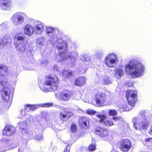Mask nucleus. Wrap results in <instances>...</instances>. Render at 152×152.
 I'll return each mask as SVG.
<instances>
[{"instance_id":"nucleus-45","label":"nucleus","mask_w":152,"mask_h":152,"mask_svg":"<svg viewBox=\"0 0 152 152\" xmlns=\"http://www.w3.org/2000/svg\"><path fill=\"white\" fill-rule=\"evenodd\" d=\"M148 133L152 135V125L151 126L149 129Z\"/></svg>"},{"instance_id":"nucleus-26","label":"nucleus","mask_w":152,"mask_h":152,"mask_svg":"<svg viewBox=\"0 0 152 152\" xmlns=\"http://www.w3.org/2000/svg\"><path fill=\"white\" fill-rule=\"evenodd\" d=\"M85 78L84 77H81L75 80V85L77 86H82L85 84Z\"/></svg>"},{"instance_id":"nucleus-5","label":"nucleus","mask_w":152,"mask_h":152,"mask_svg":"<svg viewBox=\"0 0 152 152\" xmlns=\"http://www.w3.org/2000/svg\"><path fill=\"white\" fill-rule=\"evenodd\" d=\"M27 18L26 13L23 12H17L12 15L11 20L12 24L14 26H17L22 24L24 23V19Z\"/></svg>"},{"instance_id":"nucleus-46","label":"nucleus","mask_w":152,"mask_h":152,"mask_svg":"<svg viewBox=\"0 0 152 152\" xmlns=\"http://www.w3.org/2000/svg\"><path fill=\"white\" fill-rule=\"evenodd\" d=\"M101 53L99 52H97L95 55L98 58H99V57H100L99 56H101Z\"/></svg>"},{"instance_id":"nucleus-49","label":"nucleus","mask_w":152,"mask_h":152,"mask_svg":"<svg viewBox=\"0 0 152 152\" xmlns=\"http://www.w3.org/2000/svg\"><path fill=\"white\" fill-rule=\"evenodd\" d=\"M111 152H118L117 151L113 149V150Z\"/></svg>"},{"instance_id":"nucleus-34","label":"nucleus","mask_w":152,"mask_h":152,"mask_svg":"<svg viewBox=\"0 0 152 152\" xmlns=\"http://www.w3.org/2000/svg\"><path fill=\"white\" fill-rule=\"evenodd\" d=\"M103 122L104 123V124L105 125L107 126H110L113 125V121L109 120H107L105 122L104 121Z\"/></svg>"},{"instance_id":"nucleus-28","label":"nucleus","mask_w":152,"mask_h":152,"mask_svg":"<svg viewBox=\"0 0 152 152\" xmlns=\"http://www.w3.org/2000/svg\"><path fill=\"white\" fill-rule=\"evenodd\" d=\"M118 107L121 111H129L131 109L128 108V106L126 104H121L118 105Z\"/></svg>"},{"instance_id":"nucleus-16","label":"nucleus","mask_w":152,"mask_h":152,"mask_svg":"<svg viewBox=\"0 0 152 152\" xmlns=\"http://www.w3.org/2000/svg\"><path fill=\"white\" fill-rule=\"evenodd\" d=\"M10 0H0V6L1 9L4 10L10 9L12 6Z\"/></svg>"},{"instance_id":"nucleus-40","label":"nucleus","mask_w":152,"mask_h":152,"mask_svg":"<svg viewBox=\"0 0 152 152\" xmlns=\"http://www.w3.org/2000/svg\"><path fill=\"white\" fill-rule=\"evenodd\" d=\"M24 106V110L25 111H28L30 110V108H29V107H30V104H27L26 105H25Z\"/></svg>"},{"instance_id":"nucleus-2","label":"nucleus","mask_w":152,"mask_h":152,"mask_svg":"<svg viewBox=\"0 0 152 152\" xmlns=\"http://www.w3.org/2000/svg\"><path fill=\"white\" fill-rule=\"evenodd\" d=\"M58 78L56 76L47 75L42 83L39 82V86L41 90L46 92L56 90L58 86Z\"/></svg>"},{"instance_id":"nucleus-13","label":"nucleus","mask_w":152,"mask_h":152,"mask_svg":"<svg viewBox=\"0 0 152 152\" xmlns=\"http://www.w3.org/2000/svg\"><path fill=\"white\" fill-rule=\"evenodd\" d=\"M95 132L102 139L104 140L108 136V131L106 129L101 127H97L95 129Z\"/></svg>"},{"instance_id":"nucleus-35","label":"nucleus","mask_w":152,"mask_h":152,"mask_svg":"<svg viewBox=\"0 0 152 152\" xmlns=\"http://www.w3.org/2000/svg\"><path fill=\"white\" fill-rule=\"evenodd\" d=\"M43 139V136L42 134L37 135L35 137V139L36 140L39 142H41V141H42Z\"/></svg>"},{"instance_id":"nucleus-27","label":"nucleus","mask_w":152,"mask_h":152,"mask_svg":"<svg viewBox=\"0 0 152 152\" xmlns=\"http://www.w3.org/2000/svg\"><path fill=\"white\" fill-rule=\"evenodd\" d=\"M8 74L7 67H0V76H5Z\"/></svg>"},{"instance_id":"nucleus-42","label":"nucleus","mask_w":152,"mask_h":152,"mask_svg":"<svg viewBox=\"0 0 152 152\" xmlns=\"http://www.w3.org/2000/svg\"><path fill=\"white\" fill-rule=\"evenodd\" d=\"M80 69H82L81 72V73H84L87 70V69L86 67H80Z\"/></svg>"},{"instance_id":"nucleus-23","label":"nucleus","mask_w":152,"mask_h":152,"mask_svg":"<svg viewBox=\"0 0 152 152\" xmlns=\"http://www.w3.org/2000/svg\"><path fill=\"white\" fill-rule=\"evenodd\" d=\"M72 115L71 112H67L64 110L61 111L60 114V118L63 121L67 120Z\"/></svg>"},{"instance_id":"nucleus-53","label":"nucleus","mask_w":152,"mask_h":152,"mask_svg":"<svg viewBox=\"0 0 152 152\" xmlns=\"http://www.w3.org/2000/svg\"><path fill=\"white\" fill-rule=\"evenodd\" d=\"M48 63V61H46V62L45 63V64H47Z\"/></svg>"},{"instance_id":"nucleus-20","label":"nucleus","mask_w":152,"mask_h":152,"mask_svg":"<svg viewBox=\"0 0 152 152\" xmlns=\"http://www.w3.org/2000/svg\"><path fill=\"white\" fill-rule=\"evenodd\" d=\"M53 104L52 103H45L41 104H39L30 105L29 108L31 110H34L39 107H49L52 106Z\"/></svg>"},{"instance_id":"nucleus-7","label":"nucleus","mask_w":152,"mask_h":152,"mask_svg":"<svg viewBox=\"0 0 152 152\" xmlns=\"http://www.w3.org/2000/svg\"><path fill=\"white\" fill-rule=\"evenodd\" d=\"M95 91L96 93L94 96V99L95 101L96 106L102 107L106 104V96L104 93L99 92L98 90H95Z\"/></svg>"},{"instance_id":"nucleus-15","label":"nucleus","mask_w":152,"mask_h":152,"mask_svg":"<svg viewBox=\"0 0 152 152\" xmlns=\"http://www.w3.org/2000/svg\"><path fill=\"white\" fill-rule=\"evenodd\" d=\"M15 130V128L14 127L10 125H7L3 130V134L7 136H10L14 134Z\"/></svg>"},{"instance_id":"nucleus-11","label":"nucleus","mask_w":152,"mask_h":152,"mask_svg":"<svg viewBox=\"0 0 152 152\" xmlns=\"http://www.w3.org/2000/svg\"><path fill=\"white\" fill-rule=\"evenodd\" d=\"M26 118L27 122H24L22 121H20L18 124V125L23 130L24 129V128L26 126V123L29 122L30 120L32 119V116L29 115H27L25 111L22 110L20 114L19 115L18 118L23 119V118Z\"/></svg>"},{"instance_id":"nucleus-48","label":"nucleus","mask_w":152,"mask_h":152,"mask_svg":"<svg viewBox=\"0 0 152 152\" xmlns=\"http://www.w3.org/2000/svg\"><path fill=\"white\" fill-rule=\"evenodd\" d=\"M146 141L152 142V138H147L146 139Z\"/></svg>"},{"instance_id":"nucleus-30","label":"nucleus","mask_w":152,"mask_h":152,"mask_svg":"<svg viewBox=\"0 0 152 152\" xmlns=\"http://www.w3.org/2000/svg\"><path fill=\"white\" fill-rule=\"evenodd\" d=\"M103 82L105 85H109L112 83L109 77L107 75H105L103 77Z\"/></svg>"},{"instance_id":"nucleus-37","label":"nucleus","mask_w":152,"mask_h":152,"mask_svg":"<svg viewBox=\"0 0 152 152\" xmlns=\"http://www.w3.org/2000/svg\"><path fill=\"white\" fill-rule=\"evenodd\" d=\"M81 60L83 61H88L90 60V57L87 56H81Z\"/></svg>"},{"instance_id":"nucleus-17","label":"nucleus","mask_w":152,"mask_h":152,"mask_svg":"<svg viewBox=\"0 0 152 152\" xmlns=\"http://www.w3.org/2000/svg\"><path fill=\"white\" fill-rule=\"evenodd\" d=\"M34 31L35 28L34 26L31 24H27L24 28V34L28 36L32 35Z\"/></svg>"},{"instance_id":"nucleus-25","label":"nucleus","mask_w":152,"mask_h":152,"mask_svg":"<svg viewBox=\"0 0 152 152\" xmlns=\"http://www.w3.org/2000/svg\"><path fill=\"white\" fill-rule=\"evenodd\" d=\"M114 77L117 79L120 78L123 75V71L120 67H116Z\"/></svg>"},{"instance_id":"nucleus-8","label":"nucleus","mask_w":152,"mask_h":152,"mask_svg":"<svg viewBox=\"0 0 152 152\" xmlns=\"http://www.w3.org/2000/svg\"><path fill=\"white\" fill-rule=\"evenodd\" d=\"M137 92L135 90H128L126 93V97L129 105L134 106L137 101Z\"/></svg>"},{"instance_id":"nucleus-44","label":"nucleus","mask_w":152,"mask_h":152,"mask_svg":"<svg viewBox=\"0 0 152 152\" xmlns=\"http://www.w3.org/2000/svg\"><path fill=\"white\" fill-rule=\"evenodd\" d=\"M70 148L68 145H67L66 148L64 149V152H69Z\"/></svg>"},{"instance_id":"nucleus-10","label":"nucleus","mask_w":152,"mask_h":152,"mask_svg":"<svg viewBox=\"0 0 152 152\" xmlns=\"http://www.w3.org/2000/svg\"><path fill=\"white\" fill-rule=\"evenodd\" d=\"M104 60L107 66H115L118 61L117 55L113 53L108 54Z\"/></svg>"},{"instance_id":"nucleus-41","label":"nucleus","mask_w":152,"mask_h":152,"mask_svg":"<svg viewBox=\"0 0 152 152\" xmlns=\"http://www.w3.org/2000/svg\"><path fill=\"white\" fill-rule=\"evenodd\" d=\"M120 118L119 117H113V120H114L115 122H119Z\"/></svg>"},{"instance_id":"nucleus-9","label":"nucleus","mask_w":152,"mask_h":152,"mask_svg":"<svg viewBox=\"0 0 152 152\" xmlns=\"http://www.w3.org/2000/svg\"><path fill=\"white\" fill-rule=\"evenodd\" d=\"M18 42L15 46L18 53H24L26 50L27 41L24 40V38L22 36H19L16 38Z\"/></svg>"},{"instance_id":"nucleus-21","label":"nucleus","mask_w":152,"mask_h":152,"mask_svg":"<svg viewBox=\"0 0 152 152\" xmlns=\"http://www.w3.org/2000/svg\"><path fill=\"white\" fill-rule=\"evenodd\" d=\"M125 66H143V64L135 59L129 61Z\"/></svg>"},{"instance_id":"nucleus-36","label":"nucleus","mask_w":152,"mask_h":152,"mask_svg":"<svg viewBox=\"0 0 152 152\" xmlns=\"http://www.w3.org/2000/svg\"><path fill=\"white\" fill-rule=\"evenodd\" d=\"M109 115L110 116H114L117 115V112L114 109L110 110L108 112Z\"/></svg>"},{"instance_id":"nucleus-39","label":"nucleus","mask_w":152,"mask_h":152,"mask_svg":"<svg viewBox=\"0 0 152 152\" xmlns=\"http://www.w3.org/2000/svg\"><path fill=\"white\" fill-rule=\"evenodd\" d=\"M76 126L74 124H72L71 126V129L72 132H75L76 130Z\"/></svg>"},{"instance_id":"nucleus-43","label":"nucleus","mask_w":152,"mask_h":152,"mask_svg":"<svg viewBox=\"0 0 152 152\" xmlns=\"http://www.w3.org/2000/svg\"><path fill=\"white\" fill-rule=\"evenodd\" d=\"M24 69L27 70H34V69H33L32 67H25Z\"/></svg>"},{"instance_id":"nucleus-3","label":"nucleus","mask_w":152,"mask_h":152,"mask_svg":"<svg viewBox=\"0 0 152 152\" xmlns=\"http://www.w3.org/2000/svg\"><path fill=\"white\" fill-rule=\"evenodd\" d=\"M132 121L134 128L141 131L146 130L149 125V121L145 118L144 111L140 112L137 116L132 118Z\"/></svg>"},{"instance_id":"nucleus-51","label":"nucleus","mask_w":152,"mask_h":152,"mask_svg":"<svg viewBox=\"0 0 152 152\" xmlns=\"http://www.w3.org/2000/svg\"><path fill=\"white\" fill-rule=\"evenodd\" d=\"M72 45L75 46V44H74V42L72 43Z\"/></svg>"},{"instance_id":"nucleus-1","label":"nucleus","mask_w":152,"mask_h":152,"mask_svg":"<svg viewBox=\"0 0 152 152\" xmlns=\"http://www.w3.org/2000/svg\"><path fill=\"white\" fill-rule=\"evenodd\" d=\"M46 34L49 37V40L56 45V48L60 51L56 60L59 62L65 63L70 62L72 66H74L78 53L77 52L69 53L66 52L68 50L67 42L63 40V33L56 28L47 26Z\"/></svg>"},{"instance_id":"nucleus-22","label":"nucleus","mask_w":152,"mask_h":152,"mask_svg":"<svg viewBox=\"0 0 152 152\" xmlns=\"http://www.w3.org/2000/svg\"><path fill=\"white\" fill-rule=\"evenodd\" d=\"M105 110H103L101 113H97L96 114V116L98 118V121L102 123L106 119L105 115Z\"/></svg>"},{"instance_id":"nucleus-19","label":"nucleus","mask_w":152,"mask_h":152,"mask_svg":"<svg viewBox=\"0 0 152 152\" xmlns=\"http://www.w3.org/2000/svg\"><path fill=\"white\" fill-rule=\"evenodd\" d=\"M11 38L7 36H5L0 38V48H4L9 44L11 42Z\"/></svg>"},{"instance_id":"nucleus-12","label":"nucleus","mask_w":152,"mask_h":152,"mask_svg":"<svg viewBox=\"0 0 152 152\" xmlns=\"http://www.w3.org/2000/svg\"><path fill=\"white\" fill-rule=\"evenodd\" d=\"M120 150L124 152L128 151L132 146L131 141L127 139L121 140L120 141Z\"/></svg>"},{"instance_id":"nucleus-18","label":"nucleus","mask_w":152,"mask_h":152,"mask_svg":"<svg viewBox=\"0 0 152 152\" xmlns=\"http://www.w3.org/2000/svg\"><path fill=\"white\" fill-rule=\"evenodd\" d=\"M45 26V25L41 22H37L34 27L35 28V31L37 34H41L44 30Z\"/></svg>"},{"instance_id":"nucleus-33","label":"nucleus","mask_w":152,"mask_h":152,"mask_svg":"<svg viewBox=\"0 0 152 152\" xmlns=\"http://www.w3.org/2000/svg\"><path fill=\"white\" fill-rule=\"evenodd\" d=\"M96 145L94 143H92L89 145L88 150L90 151H93L96 149Z\"/></svg>"},{"instance_id":"nucleus-50","label":"nucleus","mask_w":152,"mask_h":152,"mask_svg":"<svg viewBox=\"0 0 152 152\" xmlns=\"http://www.w3.org/2000/svg\"><path fill=\"white\" fill-rule=\"evenodd\" d=\"M11 77H13V79H15L16 78V76H13L12 75L11 76Z\"/></svg>"},{"instance_id":"nucleus-47","label":"nucleus","mask_w":152,"mask_h":152,"mask_svg":"<svg viewBox=\"0 0 152 152\" xmlns=\"http://www.w3.org/2000/svg\"><path fill=\"white\" fill-rule=\"evenodd\" d=\"M28 136H29V137L28 138V139H31L33 138V135L31 134H30L29 135H28L27 134Z\"/></svg>"},{"instance_id":"nucleus-31","label":"nucleus","mask_w":152,"mask_h":152,"mask_svg":"<svg viewBox=\"0 0 152 152\" xmlns=\"http://www.w3.org/2000/svg\"><path fill=\"white\" fill-rule=\"evenodd\" d=\"M44 41L45 38L42 37L38 38L36 39L37 44L40 46H42L44 45Z\"/></svg>"},{"instance_id":"nucleus-32","label":"nucleus","mask_w":152,"mask_h":152,"mask_svg":"<svg viewBox=\"0 0 152 152\" xmlns=\"http://www.w3.org/2000/svg\"><path fill=\"white\" fill-rule=\"evenodd\" d=\"M72 96L74 95H75V96L73 97L74 99L78 100L81 99V94L79 92L77 93L74 92L72 93Z\"/></svg>"},{"instance_id":"nucleus-29","label":"nucleus","mask_w":152,"mask_h":152,"mask_svg":"<svg viewBox=\"0 0 152 152\" xmlns=\"http://www.w3.org/2000/svg\"><path fill=\"white\" fill-rule=\"evenodd\" d=\"M73 72L70 70H65L63 72V76L66 78H69L72 75Z\"/></svg>"},{"instance_id":"nucleus-52","label":"nucleus","mask_w":152,"mask_h":152,"mask_svg":"<svg viewBox=\"0 0 152 152\" xmlns=\"http://www.w3.org/2000/svg\"><path fill=\"white\" fill-rule=\"evenodd\" d=\"M69 41H70V42L72 43V42H71V40L70 39H69Z\"/></svg>"},{"instance_id":"nucleus-38","label":"nucleus","mask_w":152,"mask_h":152,"mask_svg":"<svg viewBox=\"0 0 152 152\" xmlns=\"http://www.w3.org/2000/svg\"><path fill=\"white\" fill-rule=\"evenodd\" d=\"M87 113L89 115H91L94 114L95 113L96 114V112L95 110L92 109H88L87 110Z\"/></svg>"},{"instance_id":"nucleus-14","label":"nucleus","mask_w":152,"mask_h":152,"mask_svg":"<svg viewBox=\"0 0 152 152\" xmlns=\"http://www.w3.org/2000/svg\"><path fill=\"white\" fill-rule=\"evenodd\" d=\"M72 93L67 90L61 91L60 94V98L63 101H68L72 96Z\"/></svg>"},{"instance_id":"nucleus-24","label":"nucleus","mask_w":152,"mask_h":152,"mask_svg":"<svg viewBox=\"0 0 152 152\" xmlns=\"http://www.w3.org/2000/svg\"><path fill=\"white\" fill-rule=\"evenodd\" d=\"M79 124L83 127L86 128L89 126V119L85 117H83L79 121Z\"/></svg>"},{"instance_id":"nucleus-6","label":"nucleus","mask_w":152,"mask_h":152,"mask_svg":"<svg viewBox=\"0 0 152 152\" xmlns=\"http://www.w3.org/2000/svg\"><path fill=\"white\" fill-rule=\"evenodd\" d=\"M9 86V84L7 81L0 82V90L1 91L2 98L5 102L10 99V91Z\"/></svg>"},{"instance_id":"nucleus-4","label":"nucleus","mask_w":152,"mask_h":152,"mask_svg":"<svg viewBox=\"0 0 152 152\" xmlns=\"http://www.w3.org/2000/svg\"><path fill=\"white\" fill-rule=\"evenodd\" d=\"M125 67L126 73L133 78L141 77L144 74V67Z\"/></svg>"}]
</instances>
